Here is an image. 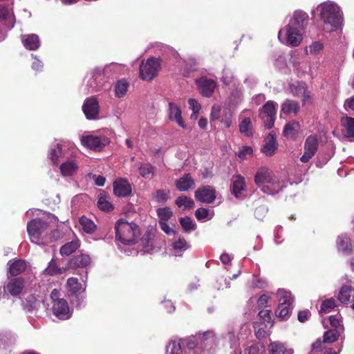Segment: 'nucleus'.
<instances>
[{
	"instance_id": "f257e3e1",
	"label": "nucleus",
	"mask_w": 354,
	"mask_h": 354,
	"mask_svg": "<svg viewBox=\"0 0 354 354\" xmlns=\"http://www.w3.org/2000/svg\"><path fill=\"white\" fill-rule=\"evenodd\" d=\"M323 29L331 32L339 28L343 23L342 12L340 8L331 1L320 3L317 7Z\"/></svg>"
},
{
	"instance_id": "f03ea898",
	"label": "nucleus",
	"mask_w": 354,
	"mask_h": 354,
	"mask_svg": "<svg viewBox=\"0 0 354 354\" xmlns=\"http://www.w3.org/2000/svg\"><path fill=\"white\" fill-rule=\"evenodd\" d=\"M254 182L266 194L274 195L282 189L279 179L267 167H261L257 170L254 176Z\"/></svg>"
},
{
	"instance_id": "7ed1b4c3",
	"label": "nucleus",
	"mask_w": 354,
	"mask_h": 354,
	"mask_svg": "<svg viewBox=\"0 0 354 354\" xmlns=\"http://www.w3.org/2000/svg\"><path fill=\"white\" fill-rule=\"evenodd\" d=\"M116 241L124 245H133L140 234L138 226L134 223H129L121 218L115 225Z\"/></svg>"
},
{
	"instance_id": "20e7f679",
	"label": "nucleus",
	"mask_w": 354,
	"mask_h": 354,
	"mask_svg": "<svg viewBox=\"0 0 354 354\" xmlns=\"http://www.w3.org/2000/svg\"><path fill=\"white\" fill-rule=\"evenodd\" d=\"M303 34L304 31L288 24L279 30L278 38L282 43L295 47L302 41Z\"/></svg>"
},
{
	"instance_id": "39448f33",
	"label": "nucleus",
	"mask_w": 354,
	"mask_h": 354,
	"mask_svg": "<svg viewBox=\"0 0 354 354\" xmlns=\"http://www.w3.org/2000/svg\"><path fill=\"white\" fill-rule=\"evenodd\" d=\"M160 68L158 59L149 58L146 62L142 61L140 66V77L145 81H151L158 74Z\"/></svg>"
},
{
	"instance_id": "423d86ee",
	"label": "nucleus",
	"mask_w": 354,
	"mask_h": 354,
	"mask_svg": "<svg viewBox=\"0 0 354 354\" xmlns=\"http://www.w3.org/2000/svg\"><path fill=\"white\" fill-rule=\"evenodd\" d=\"M279 304L275 311L276 316L281 319H286L290 313V305L293 301L291 292L279 290L277 292Z\"/></svg>"
},
{
	"instance_id": "0eeeda50",
	"label": "nucleus",
	"mask_w": 354,
	"mask_h": 354,
	"mask_svg": "<svg viewBox=\"0 0 354 354\" xmlns=\"http://www.w3.org/2000/svg\"><path fill=\"white\" fill-rule=\"evenodd\" d=\"M278 104L273 101L267 102L259 111V117L267 129H271L274 123Z\"/></svg>"
},
{
	"instance_id": "6e6552de",
	"label": "nucleus",
	"mask_w": 354,
	"mask_h": 354,
	"mask_svg": "<svg viewBox=\"0 0 354 354\" xmlns=\"http://www.w3.org/2000/svg\"><path fill=\"white\" fill-rule=\"evenodd\" d=\"M90 76L86 84L88 91L94 93L101 91L105 83L104 70L95 68L90 72Z\"/></svg>"
},
{
	"instance_id": "1a4fd4ad",
	"label": "nucleus",
	"mask_w": 354,
	"mask_h": 354,
	"mask_svg": "<svg viewBox=\"0 0 354 354\" xmlns=\"http://www.w3.org/2000/svg\"><path fill=\"white\" fill-rule=\"evenodd\" d=\"M72 147L65 144H57L55 147H52L48 151V158L54 165L64 158H68L69 156H73V151L71 152Z\"/></svg>"
},
{
	"instance_id": "9d476101",
	"label": "nucleus",
	"mask_w": 354,
	"mask_h": 354,
	"mask_svg": "<svg viewBox=\"0 0 354 354\" xmlns=\"http://www.w3.org/2000/svg\"><path fill=\"white\" fill-rule=\"evenodd\" d=\"M83 146L95 151H100L109 143V140L104 136L89 135L80 138Z\"/></svg>"
},
{
	"instance_id": "9b49d317",
	"label": "nucleus",
	"mask_w": 354,
	"mask_h": 354,
	"mask_svg": "<svg viewBox=\"0 0 354 354\" xmlns=\"http://www.w3.org/2000/svg\"><path fill=\"white\" fill-rule=\"evenodd\" d=\"M48 227V223L41 219H34L27 225V231L32 242L37 243L39 237Z\"/></svg>"
},
{
	"instance_id": "f8f14e48",
	"label": "nucleus",
	"mask_w": 354,
	"mask_h": 354,
	"mask_svg": "<svg viewBox=\"0 0 354 354\" xmlns=\"http://www.w3.org/2000/svg\"><path fill=\"white\" fill-rule=\"evenodd\" d=\"M318 149V140L315 136L310 135L307 137L304 142V153L300 160L306 163L315 156Z\"/></svg>"
},
{
	"instance_id": "ddd939ff",
	"label": "nucleus",
	"mask_w": 354,
	"mask_h": 354,
	"mask_svg": "<svg viewBox=\"0 0 354 354\" xmlns=\"http://www.w3.org/2000/svg\"><path fill=\"white\" fill-rule=\"evenodd\" d=\"M82 110L87 119H97L100 111V105L97 98L95 97L86 98L83 104Z\"/></svg>"
},
{
	"instance_id": "4468645a",
	"label": "nucleus",
	"mask_w": 354,
	"mask_h": 354,
	"mask_svg": "<svg viewBox=\"0 0 354 354\" xmlns=\"http://www.w3.org/2000/svg\"><path fill=\"white\" fill-rule=\"evenodd\" d=\"M195 198L203 203H212L216 198V190L209 185L199 187L195 192Z\"/></svg>"
},
{
	"instance_id": "2eb2a0df",
	"label": "nucleus",
	"mask_w": 354,
	"mask_h": 354,
	"mask_svg": "<svg viewBox=\"0 0 354 354\" xmlns=\"http://www.w3.org/2000/svg\"><path fill=\"white\" fill-rule=\"evenodd\" d=\"M200 348L210 351L217 345V339L214 332L207 331L198 335Z\"/></svg>"
},
{
	"instance_id": "dca6fc26",
	"label": "nucleus",
	"mask_w": 354,
	"mask_h": 354,
	"mask_svg": "<svg viewBox=\"0 0 354 354\" xmlns=\"http://www.w3.org/2000/svg\"><path fill=\"white\" fill-rule=\"evenodd\" d=\"M53 312L59 319H68L71 316L68 303L64 299L55 301L53 304Z\"/></svg>"
},
{
	"instance_id": "f3484780",
	"label": "nucleus",
	"mask_w": 354,
	"mask_h": 354,
	"mask_svg": "<svg viewBox=\"0 0 354 354\" xmlns=\"http://www.w3.org/2000/svg\"><path fill=\"white\" fill-rule=\"evenodd\" d=\"M290 93L295 97H302L304 104L310 99V92L306 88V84L301 82L293 83L290 86Z\"/></svg>"
},
{
	"instance_id": "a211bd4d",
	"label": "nucleus",
	"mask_w": 354,
	"mask_h": 354,
	"mask_svg": "<svg viewBox=\"0 0 354 354\" xmlns=\"http://www.w3.org/2000/svg\"><path fill=\"white\" fill-rule=\"evenodd\" d=\"M196 84L201 94L207 97H210L216 88V82L206 77H202L196 81Z\"/></svg>"
},
{
	"instance_id": "6ab92c4d",
	"label": "nucleus",
	"mask_w": 354,
	"mask_h": 354,
	"mask_svg": "<svg viewBox=\"0 0 354 354\" xmlns=\"http://www.w3.org/2000/svg\"><path fill=\"white\" fill-rule=\"evenodd\" d=\"M308 21V15L302 10H296L289 21L288 24L304 31L305 26Z\"/></svg>"
},
{
	"instance_id": "aec40b11",
	"label": "nucleus",
	"mask_w": 354,
	"mask_h": 354,
	"mask_svg": "<svg viewBox=\"0 0 354 354\" xmlns=\"http://www.w3.org/2000/svg\"><path fill=\"white\" fill-rule=\"evenodd\" d=\"M181 110L179 106L173 102L169 104V118L171 120L175 121L180 127L185 129L190 130L185 124L181 116Z\"/></svg>"
},
{
	"instance_id": "412c9836",
	"label": "nucleus",
	"mask_w": 354,
	"mask_h": 354,
	"mask_svg": "<svg viewBox=\"0 0 354 354\" xmlns=\"http://www.w3.org/2000/svg\"><path fill=\"white\" fill-rule=\"evenodd\" d=\"M61 174L64 176H71L76 173L78 165L73 156H69L59 166Z\"/></svg>"
},
{
	"instance_id": "4be33fe9",
	"label": "nucleus",
	"mask_w": 354,
	"mask_h": 354,
	"mask_svg": "<svg viewBox=\"0 0 354 354\" xmlns=\"http://www.w3.org/2000/svg\"><path fill=\"white\" fill-rule=\"evenodd\" d=\"M24 288V280L21 278H14L11 279L7 284L6 286L3 287L4 295L8 292L12 296H16L19 295Z\"/></svg>"
},
{
	"instance_id": "5701e85b",
	"label": "nucleus",
	"mask_w": 354,
	"mask_h": 354,
	"mask_svg": "<svg viewBox=\"0 0 354 354\" xmlns=\"http://www.w3.org/2000/svg\"><path fill=\"white\" fill-rule=\"evenodd\" d=\"M113 192L118 197H126L131 192V185L126 180H117L113 183Z\"/></svg>"
},
{
	"instance_id": "b1692460",
	"label": "nucleus",
	"mask_w": 354,
	"mask_h": 354,
	"mask_svg": "<svg viewBox=\"0 0 354 354\" xmlns=\"http://www.w3.org/2000/svg\"><path fill=\"white\" fill-rule=\"evenodd\" d=\"M277 149L276 136L273 132H270L265 138V145L261 149V151L267 156H271Z\"/></svg>"
},
{
	"instance_id": "393cba45",
	"label": "nucleus",
	"mask_w": 354,
	"mask_h": 354,
	"mask_svg": "<svg viewBox=\"0 0 354 354\" xmlns=\"http://www.w3.org/2000/svg\"><path fill=\"white\" fill-rule=\"evenodd\" d=\"M86 279L87 277L86 276L85 279L84 280V284H82L75 277L68 278L66 282V287L68 291L72 295H77L81 292H85L86 288Z\"/></svg>"
},
{
	"instance_id": "a878e982",
	"label": "nucleus",
	"mask_w": 354,
	"mask_h": 354,
	"mask_svg": "<svg viewBox=\"0 0 354 354\" xmlns=\"http://www.w3.org/2000/svg\"><path fill=\"white\" fill-rule=\"evenodd\" d=\"M269 354H293V349L279 342H271L268 346Z\"/></svg>"
},
{
	"instance_id": "bb28decb",
	"label": "nucleus",
	"mask_w": 354,
	"mask_h": 354,
	"mask_svg": "<svg viewBox=\"0 0 354 354\" xmlns=\"http://www.w3.org/2000/svg\"><path fill=\"white\" fill-rule=\"evenodd\" d=\"M91 262V259L89 255L81 254L72 258L69 261L68 266L71 268H85L88 266Z\"/></svg>"
},
{
	"instance_id": "cd10ccee",
	"label": "nucleus",
	"mask_w": 354,
	"mask_h": 354,
	"mask_svg": "<svg viewBox=\"0 0 354 354\" xmlns=\"http://www.w3.org/2000/svg\"><path fill=\"white\" fill-rule=\"evenodd\" d=\"M21 41L24 47L30 50H35L40 46V40L36 34L24 35Z\"/></svg>"
},
{
	"instance_id": "c85d7f7f",
	"label": "nucleus",
	"mask_w": 354,
	"mask_h": 354,
	"mask_svg": "<svg viewBox=\"0 0 354 354\" xmlns=\"http://www.w3.org/2000/svg\"><path fill=\"white\" fill-rule=\"evenodd\" d=\"M9 272L12 276H17L23 272L26 268V263L24 260H10L8 261Z\"/></svg>"
},
{
	"instance_id": "c756f323",
	"label": "nucleus",
	"mask_w": 354,
	"mask_h": 354,
	"mask_svg": "<svg viewBox=\"0 0 354 354\" xmlns=\"http://www.w3.org/2000/svg\"><path fill=\"white\" fill-rule=\"evenodd\" d=\"M300 110V106L296 101L286 100L281 104V111L289 115H296Z\"/></svg>"
},
{
	"instance_id": "7c9ffc66",
	"label": "nucleus",
	"mask_w": 354,
	"mask_h": 354,
	"mask_svg": "<svg viewBox=\"0 0 354 354\" xmlns=\"http://www.w3.org/2000/svg\"><path fill=\"white\" fill-rule=\"evenodd\" d=\"M171 246L174 255L178 257H181L183 253L190 248V245L182 237H179L177 240L174 241Z\"/></svg>"
},
{
	"instance_id": "2f4dec72",
	"label": "nucleus",
	"mask_w": 354,
	"mask_h": 354,
	"mask_svg": "<svg viewBox=\"0 0 354 354\" xmlns=\"http://www.w3.org/2000/svg\"><path fill=\"white\" fill-rule=\"evenodd\" d=\"M194 185V180L189 174H185L176 180V186L180 192H185Z\"/></svg>"
},
{
	"instance_id": "473e14b6",
	"label": "nucleus",
	"mask_w": 354,
	"mask_h": 354,
	"mask_svg": "<svg viewBox=\"0 0 354 354\" xmlns=\"http://www.w3.org/2000/svg\"><path fill=\"white\" fill-rule=\"evenodd\" d=\"M342 125L344 127V137L351 142L354 141V118L347 117L342 121Z\"/></svg>"
},
{
	"instance_id": "72a5a7b5",
	"label": "nucleus",
	"mask_w": 354,
	"mask_h": 354,
	"mask_svg": "<svg viewBox=\"0 0 354 354\" xmlns=\"http://www.w3.org/2000/svg\"><path fill=\"white\" fill-rule=\"evenodd\" d=\"M243 100V91L239 88L234 89L230 94L227 105L230 109L236 108Z\"/></svg>"
},
{
	"instance_id": "f704fd0d",
	"label": "nucleus",
	"mask_w": 354,
	"mask_h": 354,
	"mask_svg": "<svg viewBox=\"0 0 354 354\" xmlns=\"http://www.w3.org/2000/svg\"><path fill=\"white\" fill-rule=\"evenodd\" d=\"M353 296H354V290L351 286H343L338 294V299L343 304H348Z\"/></svg>"
},
{
	"instance_id": "c9c22d12",
	"label": "nucleus",
	"mask_w": 354,
	"mask_h": 354,
	"mask_svg": "<svg viewBox=\"0 0 354 354\" xmlns=\"http://www.w3.org/2000/svg\"><path fill=\"white\" fill-rule=\"evenodd\" d=\"M337 247L339 251L350 252L352 250V245L350 239L345 234H342L337 239Z\"/></svg>"
},
{
	"instance_id": "e433bc0d",
	"label": "nucleus",
	"mask_w": 354,
	"mask_h": 354,
	"mask_svg": "<svg viewBox=\"0 0 354 354\" xmlns=\"http://www.w3.org/2000/svg\"><path fill=\"white\" fill-rule=\"evenodd\" d=\"M300 130V125L298 122L292 121L291 122L288 123L283 129V135L286 138H293L295 137Z\"/></svg>"
},
{
	"instance_id": "4c0bfd02",
	"label": "nucleus",
	"mask_w": 354,
	"mask_h": 354,
	"mask_svg": "<svg viewBox=\"0 0 354 354\" xmlns=\"http://www.w3.org/2000/svg\"><path fill=\"white\" fill-rule=\"evenodd\" d=\"M245 179L241 175H236L233 181L232 194L236 198H239L241 192L244 189Z\"/></svg>"
},
{
	"instance_id": "58836bf2",
	"label": "nucleus",
	"mask_w": 354,
	"mask_h": 354,
	"mask_svg": "<svg viewBox=\"0 0 354 354\" xmlns=\"http://www.w3.org/2000/svg\"><path fill=\"white\" fill-rule=\"evenodd\" d=\"M80 246L79 241L73 240L66 243L60 248V254L62 256H68L73 253Z\"/></svg>"
},
{
	"instance_id": "ea45409f",
	"label": "nucleus",
	"mask_w": 354,
	"mask_h": 354,
	"mask_svg": "<svg viewBox=\"0 0 354 354\" xmlns=\"http://www.w3.org/2000/svg\"><path fill=\"white\" fill-rule=\"evenodd\" d=\"M141 245L145 252L150 253L153 249V238L151 233H147L141 240Z\"/></svg>"
},
{
	"instance_id": "a19ab883",
	"label": "nucleus",
	"mask_w": 354,
	"mask_h": 354,
	"mask_svg": "<svg viewBox=\"0 0 354 354\" xmlns=\"http://www.w3.org/2000/svg\"><path fill=\"white\" fill-rule=\"evenodd\" d=\"M79 223L85 232L92 234L95 232L96 228L95 223L87 217L82 216L80 218Z\"/></svg>"
},
{
	"instance_id": "79ce46f5",
	"label": "nucleus",
	"mask_w": 354,
	"mask_h": 354,
	"mask_svg": "<svg viewBox=\"0 0 354 354\" xmlns=\"http://www.w3.org/2000/svg\"><path fill=\"white\" fill-rule=\"evenodd\" d=\"M176 205L183 209H190L194 205V201L186 196H180L176 200Z\"/></svg>"
},
{
	"instance_id": "37998d69",
	"label": "nucleus",
	"mask_w": 354,
	"mask_h": 354,
	"mask_svg": "<svg viewBox=\"0 0 354 354\" xmlns=\"http://www.w3.org/2000/svg\"><path fill=\"white\" fill-rule=\"evenodd\" d=\"M129 86V84L125 80H119L115 86V94L117 97H124L127 92Z\"/></svg>"
},
{
	"instance_id": "c03bdc74",
	"label": "nucleus",
	"mask_w": 354,
	"mask_h": 354,
	"mask_svg": "<svg viewBox=\"0 0 354 354\" xmlns=\"http://www.w3.org/2000/svg\"><path fill=\"white\" fill-rule=\"evenodd\" d=\"M183 348L187 347L189 350L194 349L196 347L200 348L198 335L195 337H189L182 339Z\"/></svg>"
},
{
	"instance_id": "a18cd8bd",
	"label": "nucleus",
	"mask_w": 354,
	"mask_h": 354,
	"mask_svg": "<svg viewBox=\"0 0 354 354\" xmlns=\"http://www.w3.org/2000/svg\"><path fill=\"white\" fill-rule=\"evenodd\" d=\"M183 347L182 339L180 342L173 341L167 347V352L170 354H182Z\"/></svg>"
},
{
	"instance_id": "49530a36",
	"label": "nucleus",
	"mask_w": 354,
	"mask_h": 354,
	"mask_svg": "<svg viewBox=\"0 0 354 354\" xmlns=\"http://www.w3.org/2000/svg\"><path fill=\"white\" fill-rule=\"evenodd\" d=\"M339 335L337 329L328 330L324 334V342L325 343H333L338 339Z\"/></svg>"
},
{
	"instance_id": "de8ad7c7",
	"label": "nucleus",
	"mask_w": 354,
	"mask_h": 354,
	"mask_svg": "<svg viewBox=\"0 0 354 354\" xmlns=\"http://www.w3.org/2000/svg\"><path fill=\"white\" fill-rule=\"evenodd\" d=\"M180 223L185 232H189L196 228V224L187 216L180 218Z\"/></svg>"
},
{
	"instance_id": "09e8293b",
	"label": "nucleus",
	"mask_w": 354,
	"mask_h": 354,
	"mask_svg": "<svg viewBox=\"0 0 354 354\" xmlns=\"http://www.w3.org/2000/svg\"><path fill=\"white\" fill-rule=\"evenodd\" d=\"M157 214L160 218L159 221L167 222L173 215L171 209L168 207L158 208L157 209Z\"/></svg>"
},
{
	"instance_id": "8fccbe9b",
	"label": "nucleus",
	"mask_w": 354,
	"mask_h": 354,
	"mask_svg": "<svg viewBox=\"0 0 354 354\" xmlns=\"http://www.w3.org/2000/svg\"><path fill=\"white\" fill-rule=\"evenodd\" d=\"M264 352L263 348L259 344H252L247 346L243 351V354H263ZM235 354H242L241 352H239Z\"/></svg>"
},
{
	"instance_id": "3c124183",
	"label": "nucleus",
	"mask_w": 354,
	"mask_h": 354,
	"mask_svg": "<svg viewBox=\"0 0 354 354\" xmlns=\"http://www.w3.org/2000/svg\"><path fill=\"white\" fill-rule=\"evenodd\" d=\"M59 273H62V270L57 267L53 259L48 263V267L43 271V274L46 275H55Z\"/></svg>"
},
{
	"instance_id": "603ef678",
	"label": "nucleus",
	"mask_w": 354,
	"mask_h": 354,
	"mask_svg": "<svg viewBox=\"0 0 354 354\" xmlns=\"http://www.w3.org/2000/svg\"><path fill=\"white\" fill-rule=\"evenodd\" d=\"M336 301L333 299H326L321 306V313H329L336 306Z\"/></svg>"
},
{
	"instance_id": "864d4df0",
	"label": "nucleus",
	"mask_w": 354,
	"mask_h": 354,
	"mask_svg": "<svg viewBox=\"0 0 354 354\" xmlns=\"http://www.w3.org/2000/svg\"><path fill=\"white\" fill-rule=\"evenodd\" d=\"M251 120L250 118H244L239 124L240 131L249 136L251 135L250 131Z\"/></svg>"
},
{
	"instance_id": "5fc2aeb1",
	"label": "nucleus",
	"mask_w": 354,
	"mask_h": 354,
	"mask_svg": "<svg viewBox=\"0 0 354 354\" xmlns=\"http://www.w3.org/2000/svg\"><path fill=\"white\" fill-rule=\"evenodd\" d=\"M324 48V45L320 41H315L311 44L306 49L307 52L311 55L319 54Z\"/></svg>"
},
{
	"instance_id": "6e6d98bb",
	"label": "nucleus",
	"mask_w": 354,
	"mask_h": 354,
	"mask_svg": "<svg viewBox=\"0 0 354 354\" xmlns=\"http://www.w3.org/2000/svg\"><path fill=\"white\" fill-rule=\"evenodd\" d=\"M153 167L148 163L142 164L139 167L140 174L144 178H149L153 174Z\"/></svg>"
},
{
	"instance_id": "4d7b16f0",
	"label": "nucleus",
	"mask_w": 354,
	"mask_h": 354,
	"mask_svg": "<svg viewBox=\"0 0 354 354\" xmlns=\"http://www.w3.org/2000/svg\"><path fill=\"white\" fill-rule=\"evenodd\" d=\"M97 206L100 209L106 212H109L112 210L113 208L112 205L102 197H100L99 198L97 202Z\"/></svg>"
},
{
	"instance_id": "13d9d810",
	"label": "nucleus",
	"mask_w": 354,
	"mask_h": 354,
	"mask_svg": "<svg viewBox=\"0 0 354 354\" xmlns=\"http://www.w3.org/2000/svg\"><path fill=\"white\" fill-rule=\"evenodd\" d=\"M209 215V210L206 208L200 207L195 212V216L199 221H203L207 218Z\"/></svg>"
},
{
	"instance_id": "bf43d9fd",
	"label": "nucleus",
	"mask_w": 354,
	"mask_h": 354,
	"mask_svg": "<svg viewBox=\"0 0 354 354\" xmlns=\"http://www.w3.org/2000/svg\"><path fill=\"white\" fill-rule=\"evenodd\" d=\"M329 320L330 325L335 327V329L341 328L342 330H343V326L342 324V321L340 320L339 315L330 316Z\"/></svg>"
},
{
	"instance_id": "052dcab7",
	"label": "nucleus",
	"mask_w": 354,
	"mask_h": 354,
	"mask_svg": "<svg viewBox=\"0 0 354 354\" xmlns=\"http://www.w3.org/2000/svg\"><path fill=\"white\" fill-rule=\"evenodd\" d=\"M233 78H234V75L230 71H229V70L223 71L221 80L224 84H225V85L230 84L233 80Z\"/></svg>"
},
{
	"instance_id": "680f3d73",
	"label": "nucleus",
	"mask_w": 354,
	"mask_h": 354,
	"mask_svg": "<svg viewBox=\"0 0 354 354\" xmlns=\"http://www.w3.org/2000/svg\"><path fill=\"white\" fill-rule=\"evenodd\" d=\"M169 192L160 189L156 192V199L158 203H165L169 197Z\"/></svg>"
},
{
	"instance_id": "e2e57ef3",
	"label": "nucleus",
	"mask_w": 354,
	"mask_h": 354,
	"mask_svg": "<svg viewBox=\"0 0 354 354\" xmlns=\"http://www.w3.org/2000/svg\"><path fill=\"white\" fill-rule=\"evenodd\" d=\"M324 343H325L323 341H322L320 339H317L313 344H312V351L311 353H316L317 352H319L323 349L324 347Z\"/></svg>"
},
{
	"instance_id": "0e129e2a",
	"label": "nucleus",
	"mask_w": 354,
	"mask_h": 354,
	"mask_svg": "<svg viewBox=\"0 0 354 354\" xmlns=\"http://www.w3.org/2000/svg\"><path fill=\"white\" fill-rule=\"evenodd\" d=\"M188 104L189 109L192 110L194 112H199L201 110V104L194 99L189 98L188 100Z\"/></svg>"
},
{
	"instance_id": "69168bd1",
	"label": "nucleus",
	"mask_w": 354,
	"mask_h": 354,
	"mask_svg": "<svg viewBox=\"0 0 354 354\" xmlns=\"http://www.w3.org/2000/svg\"><path fill=\"white\" fill-rule=\"evenodd\" d=\"M159 225L161 230L168 235H172L175 234V231L171 228L167 222L159 221Z\"/></svg>"
},
{
	"instance_id": "338daca9",
	"label": "nucleus",
	"mask_w": 354,
	"mask_h": 354,
	"mask_svg": "<svg viewBox=\"0 0 354 354\" xmlns=\"http://www.w3.org/2000/svg\"><path fill=\"white\" fill-rule=\"evenodd\" d=\"M267 212V209L264 206H260L256 208L254 215L258 219H262Z\"/></svg>"
},
{
	"instance_id": "774afa93",
	"label": "nucleus",
	"mask_w": 354,
	"mask_h": 354,
	"mask_svg": "<svg viewBox=\"0 0 354 354\" xmlns=\"http://www.w3.org/2000/svg\"><path fill=\"white\" fill-rule=\"evenodd\" d=\"M259 316L263 319L264 322L270 323L271 317L270 311L268 310H262L259 313Z\"/></svg>"
}]
</instances>
